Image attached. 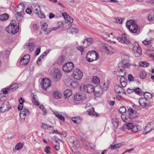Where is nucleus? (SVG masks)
Segmentation results:
<instances>
[{
    "label": "nucleus",
    "mask_w": 154,
    "mask_h": 154,
    "mask_svg": "<svg viewBox=\"0 0 154 154\" xmlns=\"http://www.w3.org/2000/svg\"><path fill=\"white\" fill-rule=\"evenodd\" d=\"M17 23L14 20H12L10 24L5 28V30L8 33L14 34L17 32L19 30V26Z\"/></svg>",
    "instance_id": "obj_1"
},
{
    "label": "nucleus",
    "mask_w": 154,
    "mask_h": 154,
    "mask_svg": "<svg viewBox=\"0 0 154 154\" xmlns=\"http://www.w3.org/2000/svg\"><path fill=\"white\" fill-rule=\"evenodd\" d=\"M127 27L132 33L138 34L139 33L140 29L134 23L133 20H130L127 21L126 23Z\"/></svg>",
    "instance_id": "obj_2"
},
{
    "label": "nucleus",
    "mask_w": 154,
    "mask_h": 154,
    "mask_svg": "<svg viewBox=\"0 0 154 154\" xmlns=\"http://www.w3.org/2000/svg\"><path fill=\"white\" fill-rule=\"evenodd\" d=\"M33 11L40 18H45V15L42 11L41 9L38 5L33 4L31 6Z\"/></svg>",
    "instance_id": "obj_3"
},
{
    "label": "nucleus",
    "mask_w": 154,
    "mask_h": 154,
    "mask_svg": "<svg viewBox=\"0 0 154 154\" xmlns=\"http://www.w3.org/2000/svg\"><path fill=\"white\" fill-rule=\"evenodd\" d=\"M51 75L54 81H58L62 76L60 70L58 68H55L51 70Z\"/></svg>",
    "instance_id": "obj_4"
},
{
    "label": "nucleus",
    "mask_w": 154,
    "mask_h": 154,
    "mask_svg": "<svg viewBox=\"0 0 154 154\" xmlns=\"http://www.w3.org/2000/svg\"><path fill=\"white\" fill-rule=\"evenodd\" d=\"M86 58L89 62H93L99 58L98 54L94 51H89L86 54Z\"/></svg>",
    "instance_id": "obj_5"
},
{
    "label": "nucleus",
    "mask_w": 154,
    "mask_h": 154,
    "mask_svg": "<svg viewBox=\"0 0 154 154\" xmlns=\"http://www.w3.org/2000/svg\"><path fill=\"white\" fill-rule=\"evenodd\" d=\"M80 89L82 91H85L88 93H91L94 91V86L91 85H85L83 84L80 87Z\"/></svg>",
    "instance_id": "obj_6"
},
{
    "label": "nucleus",
    "mask_w": 154,
    "mask_h": 154,
    "mask_svg": "<svg viewBox=\"0 0 154 154\" xmlns=\"http://www.w3.org/2000/svg\"><path fill=\"white\" fill-rule=\"evenodd\" d=\"M74 65L71 62H69L64 64L63 67V71L66 72H69L73 69Z\"/></svg>",
    "instance_id": "obj_7"
},
{
    "label": "nucleus",
    "mask_w": 154,
    "mask_h": 154,
    "mask_svg": "<svg viewBox=\"0 0 154 154\" xmlns=\"http://www.w3.org/2000/svg\"><path fill=\"white\" fill-rule=\"evenodd\" d=\"M83 75L82 71L79 69H75L73 72L72 76L76 80H79Z\"/></svg>",
    "instance_id": "obj_8"
},
{
    "label": "nucleus",
    "mask_w": 154,
    "mask_h": 154,
    "mask_svg": "<svg viewBox=\"0 0 154 154\" xmlns=\"http://www.w3.org/2000/svg\"><path fill=\"white\" fill-rule=\"evenodd\" d=\"M51 85L50 80L48 78L42 79L41 83L42 87L44 90H46L47 88L51 86Z\"/></svg>",
    "instance_id": "obj_9"
},
{
    "label": "nucleus",
    "mask_w": 154,
    "mask_h": 154,
    "mask_svg": "<svg viewBox=\"0 0 154 154\" xmlns=\"http://www.w3.org/2000/svg\"><path fill=\"white\" fill-rule=\"evenodd\" d=\"M11 108L9 103L7 101L4 102L0 107V111L2 112L8 111Z\"/></svg>",
    "instance_id": "obj_10"
},
{
    "label": "nucleus",
    "mask_w": 154,
    "mask_h": 154,
    "mask_svg": "<svg viewBox=\"0 0 154 154\" xmlns=\"http://www.w3.org/2000/svg\"><path fill=\"white\" fill-rule=\"evenodd\" d=\"M118 41L122 43H125L126 44H130V42L129 40L127 38L125 34H122L120 37L117 38Z\"/></svg>",
    "instance_id": "obj_11"
},
{
    "label": "nucleus",
    "mask_w": 154,
    "mask_h": 154,
    "mask_svg": "<svg viewBox=\"0 0 154 154\" xmlns=\"http://www.w3.org/2000/svg\"><path fill=\"white\" fill-rule=\"evenodd\" d=\"M86 98V95L84 93H78L74 96V99L77 101L85 100Z\"/></svg>",
    "instance_id": "obj_12"
},
{
    "label": "nucleus",
    "mask_w": 154,
    "mask_h": 154,
    "mask_svg": "<svg viewBox=\"0 0 154 154\" xmlns=\"http://www.w3.org/2000/svg\"><path fill=\"white\" fill-rule=\"evenodd\" d=\"M103 92L102 88L100 86H97L94 89V93L95 96L99 97L102 95Z\"/></svg>",
    "instance_id": "obj_13"
},
{
    "label": "nucleus",
    "mask_w": 154,
    "mask_h": 154,
    "mask_svg": "<svg viewBox=\"0 0 154 154\" xmlns=\"http://www.w3.org/2000/svg\"><path fill=\"white\" fill-rule=\"evenodd\" d=\"M128 112L130 116L129 117V119L130 120H131V119H134L136 117H138V114L136 111H135L133 109H128Z\"/></svg>",
    "instance_id": "obj_14"
},
{
    "label": "nucleus",
    "mask_w": 154,
    "mask_h": 154,
    "mask_svg": "<svg viewBox=\"0 0 154 154\" xmlns=\"http://www.w3.org/2000/svg\"><path fill=\"white\" fill-rule=\"evenodd\" d=\"M18 8L21 10L20 11L19 10H18V11H19V12H17V14H15L16 17L18 20L20 19L21 18L23 17L22 14L23 12L24 8L23 6L19 5L18 7Z\"/></svg>",
    "instance_id": "obj_15"
},
{
    "label": "nucleus",
    "mask_w": 154,
    "mask_h": 154,
    "mask_svg": "<svg viewBox=\"0 0 154 154\" xmlns=\"http://www.w3.org/2000/svg\"><path fill=\"white\" fill-rule=\"evenodd\" d=\"M139 103L140 106L145 107L149 103V101L145 98L142 97L139 99Z\"/></svg>",
    "instance_id": "obj_16"
},
{
    "label": "nucleus",
    "mask_w": 154,
    "mask_h": 154,
    "mask_svg": "<svg viewBox=\"0 0 154 154\" xmlns=\"http://www.w3.org/2000/svg\"><path fill=\"white\" fill-rule=\"evenodd\" d=\"M30 112L29 109H22V110L21 111L20 113V115L21 118V116H24V118H23L25 119V117L28 116L30 114Z\"/></svg>",
    "instance_id": "obj_17"
},
{
    "label": "nucleus",
    "mask_w": 154,
    "mask_h": 154,
    "mask_svg": "<svg viewBox=\"0 0 154 154\" xmlns=\"http://www.w3.org/2000/svg\"><path fill=\"white\" fill-rule=\"evenodd\" d=\"M61 26L63 28L64 30L69 29L70 27L72 25V23H69L68 20L63 21L61 23Z\"/></svg>",
    "instance_id": "obj_18"
},
{
    "label": "nucleus",
    "mask_w": 154,
    "mask_h": 154,
    "mask_svg": "<svg viewBox=\"0 0 154 154\" xmlns=\"http://www.w3.org/2000/svg\"><path fill=\"white\" fill-rule=\"evenodd\" d=\"M62 15L65 20V21L68 20L69 23H72L73 21V20L72 17L68 15L66 12L63 13Z\"/></svg>",
    "instance_id": "obj_19"
},
{
    "label": "nucleus",
    "mask_w": 154,
    "mask_h": 154,
    "mask_svg": "<svg viewBox=\"0 0 154 154\" xmlns=\"http://www.w3.org/2000/svg\"><path fill=\"white\" fill-rule=\"evenodd\" d=\"M136 66V64L130 63L129 62H127L125 63L122 65V67L123 68H133V67L135 66Z\"/></svg>",
    "instance_id": "obj_20"
},
{
    "label": "nucleus",
    "mask_w": 154,
    "mask_h": 154,
    "mask_svg": "<svg viewBox=\"0 0 154 154\" xmlns=\"http://www.w3.org/2000/svg\"><path fill=\"white\" fill-rule=\"evenodd\" d=\"M48 25L45 23H44L42 27V30L44 31V32L45 34H47L51 32L50 29L48 28Z\"/></svg>",
    "instance_id": "obj_21"
},
{
    "label": "nucleus",
    "mask_w": 154,
    "mask_h": 154,
    "mask_svg": "<svg viewBox=\"0 0 154 154\" xmlns=\"http://www.w3.org/2000/svg\"><path fill=\"white\" fill-rule=\"evenodd\" d=\"M115 90L116 93H118L119 94H120L121 93H123V92H124L123 88L118 85L115 86Z\"/></svg>",
    "instance_id": "obj_22"
},
{
    "label": "nucleus",
    "mask_w": 154,
    "mask_h": 154,
    "mask_svg": "<svg viewBox=\"0 0 154 154\" xmlns=\"http://www.w3.org/2000/svg\"><path fill=\"white\" fill-rule=\"evenodd\" d=\"M88 114L91 116H97L99 115L98 114L96 113L94 111V108H92L89 109L87 111Z\"/></svg>",
    "instance_id": "obj_23"
},
{
    "label": "nucleus",
    "mask_w": 154,
    "mask_h": 154,
    "mask_svg": "<svg viewBox=\"0 0 154 154\" xmlns=\"http://www.w3.org/2000/svg\"><path fill=\"white\" fill-rule=\"evenodd\" d=\"M72 94L71 91L70 89H67L64 92V95L66 99H68Z\"/></svg>",
    "instance_id": "obj_24"
},
{
    "label": "nucleus",
    "mask_w": 154,
    "mask_h": 154,
    "mask_svg": "<svg viewBox=\"0 0 154 154\" xmlns=\"http://www.w3.org/2000/svg\"><path fill=\"white\" fill-rule=\"evenodd\" d=\"M54 114L56 116L57 118L58 119L63 120L64 121L65 118L64 117L61 115V112H59L57 111H54L53 112Z\"/></svg>",
    "instance_id": "obj_25"
},
{
    "label": "nucleus",
    "mask_w": 154,
    "mask_h": 154,
    "mask_svg": "<svg viewBox=\"0 0 154 154\" xmlns=\"http://www.w3.org/2000/svg\"><path fill=\"white\" fill-rule=\"evenodd\" d=\"M72 120L74 123L78 124L80 123L82 120L81 118L78 116L72 117Z\"/></svg>",
    "instance_id": "obj_26"
},
{
    "label": "nucleus",
    "mask_w": 154,
    "mask_h": 154,
    "mask_svg": "<svg viewBox=\"0 0 154 154\" xmlns=\"http://www.w3.org/2000/svg\"><path fill=\"white\" fill-rule=\"evenodd\" d=\"M53 95L54 98L58 99L61 98L62 94L57 91H54L53 93Z\"/></svg>",
    "instance_id": "obj_27"
},
{
    "label": "nucleus",
    "mask_w": 154,
    "mask_h": 154,
    "mask_svg": "<svg viewBox=\"0 0 154 154\" xmlns=\"http://www.w3.org/2000/svg\"><path fill=\"white\" fill-rule=\"evenodd\" d=\"M18 88V85L17 83H14L11 85L10 87L7 88L8 90H11L12 91L16 90Z\"/></svg>",
    "instance_id": "obj_28"
},
{
    "label": "nucleus",
    "mask_w": 154,
    "mask_h": 154,
    "mask_svg": "<svg viewBox=\"0 0 154 154\" xmlns=\"http://www.w3.org/2000/svg\"><path fill=\"white\" fill-rule=\"evenodd\" d=\"M122 64L129 62L130 61L129 57L127 55H122Z\"/></svg>",
    "instance_id": "obj_29"
},
{
    "label": "nucleus",
    "mask_w": 154,
    "mask_h": 154,
    "mask_svg": "<svg viewBox=\"0 0 154 154\" xmlns=\"http://www.w3.org/2000/svg\"><path fill=\"white\" fill-rule=\"evenodd\" d=\"M151 130L150 125L148 124L145 128L143 131V134L144 135H146Z\"/></svg>",
    "instance_id": "obj_30"
},
{
    "label": "nucleus",
    "mask_w": 154,
    "mask_h": 154,
    "mask_svg": "<svg viewBox=\"0 0 154 154\" xmlns=\"http://www.w3.org/2000/svg\"><path fill=\"white\" fill-rule=\"evenodd\" d=\"M8 15L6 13H4L0 15V20L4 21L7 20L9 18Z\"/></svg>",
    "instance_id": "obj_31"
},
{
    "label": "nucleus",
    "mask_w": 154,
    "mask_h": 154,
    "mask_svg": "<svg viewBox=\"0 0 154 154\" xmlns=\"http://www.w3.org/2000/svg\"><path fill=\"white\" fill-rule=\"evenodd\" d=\"M19 105L18 106V109L19 110H22V109L23 108V102H24V99H23L22 97H20V99L19 100Z\"/></svg>",
    "instance_id": "obj_32"
},
{
    "label": "nucleus",
    "mask_w": 154,
    "mask_h": 154,
    "mask_svg": "<svg viewBox=\"0 0 154 154\" xmlns=\"http://www.w3.org/2000/svg\"><path fill=\"white\" fill-rule=\"evenodd\" d=\"M122 146V145L121 143H118L113 145H110L109 148H110L112 149H117L119 148L120 147Z\"/></svg>",
    "instance_id": "obj_33"
},
{
    "label": "nucleus",
    "mask_w": 154,
    "mask_h": 154,
    "mask_svg": "<svg viewBox=\"0 0 154 154\" xmlns=\"http://www.w3.org/2000/svg\"><path fill=\"white\" fill-rule=\"evenodd\" d=\"M1 54L2 57L7 58L10 54V52L8 50H5L1 52Z\"/></svg>",
    "instance_id": "obj_34"
},
{
    "label": "nucleus",
    "mask_w": 154,
    "mask_h": 154,
    "mask_svg": "<svg viewBox=\"0 0 154 154\" xmlns=\"http://www.w3.org/2000/svg\"><path fill=\"white\" fill-rule=\"evenodd\" d=\"M32 94L33 95V99L32 100V101L33 103L36 105L38 106L39 104V103L38 102V100L37 99V96L35 94H34L33 93H32Z\"/></svg>",
    "instance_id": "obj_35"
},
{
    "label": "nucleus",
    "mask_w": 154,
    "mask_h": 154,
    "mask_svg": "<svg viewBox=\"0 0 154 154\" xmlns=\"http://www.w3.org/2000/svg\"><path fill=\"white\" fill-rule=\"evenodd\" d=\"M143 96L146 99L148 100L149 99H150L152 97V95L150 93L146 92L144 93Z\"/></svg>",
    "instance_id": "obj_36"
},
{
    "label": "nucleus",
    "mask_w": 154,
    "mask_h": 154,
    "mask_svg": "<svg viewBox=\"0 0 154 154\" xmlns=\"http://www.w3.org/2000/svg\"><path fill=\"white\" fill-rule=\"evenodd\" d=\"M42 125L41 126V127L44 129H48L49 128H52L53 127L51 125H49L45 123H42Z\"/></svg>",
    "instance_id": "obj_37"
},
{
    "label": "nucleus",
    "mask_w": 154,
    "mask_h": 154,
    "mask_svg": "<svg viewBox=\"0 0 154 154\" xmlns=\"http://www.w3.org/2000/svg\"><path fill=\"white\" fill-rule=\"evenodd\" d=\"M121 118L122 121L125 122H127L128 121H130L129 119V117H127L125 114H122L121 116Z\"/></svg>",
    "instance_id": "obj_38"
},
{
    "label": "nucleus",
    "mask_w": 154,
    "mask_h": 154,
    "mask_svg": "<svg viewBox=\"0 0 154 154\" xmlns=\"http://www.w3.org/2000/svg\"><path fill=\"white\" fill-rule=\"evenodd\" d=\"M134 124L133 123H129L128 124H126L124 125V127H126L128 130H131Z\"/></svg>",
    "instance_id": "obj_39"
},
{
    "label": "nucleus",
    "mask_w": 154,
    "mask_h": 154,
    "mask_svg": "<svg viewBox=\"0 0 154 154\" xmlns=\"http://www.w3.org/2000/svg\"><path fill=\"white\" fill-rule=\"evenodd\" d=\"M140 127L139 125H134L132 127L131 131L134 132H137L140 129Z\"/></svg>",
    "instance_id": "obj_40"
},
{
    "label": "nucleus",
    "mask_w": 154,
    "mask_h": 154,
    "mask_svg": "<svg viewBox=\"0 0 154 154\" xmlns=\"http://www.w3.org/2000/svg\"><path fill=\"white\" fill-rule=\"evenodd\" d=\"M92 82L95 84H98L100 82V80L97 76H94L92 79Z\"/></svg>",
    "instance_id": "obj_41"
},
{
    "label": "nucleus",
    "mask_w": 154,
    "mask_h": 154,
    "mask_svg": "<svg viewBox=\"0 0 154 154\" xmlns=\"http://www.w3.org/2000/svg\"><path fill=\"white\" fill-rule=\"evenodd\" d=\"M113 21L115 22L119 23V24L122 23V20L121 18L120 17H115L113 19Z\"/></svg>",
    "instance_id": "obj_42"
},
{
    "label": "nucleus",
    "mask_w": 154,
    "mask_h": 154,
    "mask_svg": "<svg viewBox=\"0 0 154 154\" xmlns=\"http://www.w3.org/2000/svg\"><path fill=\"white\" fill-rule=\"evenodd\" d=\"M23 144L22 143H19L16 144L15 146V149L17 150H19L23 147Z\"/></svg>",
    "instance_id": "obj_43"
},
{
    "label": "nucleus",
    "mask_w": 154,
    "mask_h": 154,
    "mask_svg": "<svg viewBox=\"0 0 154 154\" xmlns=\"http://www.w3.org/2000/svg\"><path fill=\"white\" fill-rule=\"evenodd\" d=\"M139 65L140 66L146 67L149 66V64L146 62H141L139 63Z\"/></svg>",
    "instance_id": "obj_44"
},
{
    "label": "nucleus",
    "mask_w": 154,
    "mask_h": 154,
    "mask_svg": "<svg viewBox=\"0 0 154 154\" xmlns=\"http://www.w3.org/2000/svg\"><path fill=\"white\" fill-rule=\"evenodd\" d=\"M140 77L142 79H144L145 78L146 73V72L144 71H141L140 72Z\"/></svg>",
    "instance_id": "obj_45"
},
{
    "label": "nucleus",
    "mask_w": 154,
    "mask_h": 154,
    "mask_svg": "<svg viewBox=\"0 0 154 154\" xmlns=\"http://www.w3.org/2000/svg\"><path fill=\"white\" fill-rule=\"evenodd\" d=\"M30 57V56L29 54H26L23 57V59H25L26 60L25 61V63L28 64L29 61Z\"/></svg>",
    "instance_id": "obj_46"
},
{
    "label": "nucleus",
    "mask_w": 154,
    "mask_h": 154,
    "mask_svg": "<svg viewBox=\"0 0 154 154\" xmlns=\"http://www.w3.org/2000/svg\"><path fill=\"white\" fill-rule=\"evenodd\" d=\"M141 52V50H140V49H139L137 51H134L133 54L135 57H138L140 56V54Z\"/></svg>",
    "instance_id": "obj_47"
},
{
    "label": "nucleus",
    "mask_w": 154,
    "mask_h": 154,
    "mask_svg": "<svg viewBox=\"0 0 154 154\" xmlns=\"http://www.w3.org/2000/svg\"><path fill=\"white\" fill-rule=\"evenodd\" d=\"M34 45L32 42L30 43L28 45V48H29V51L31 52L33 50Z\"/></svg>",
    "instance_id": "obj_48"
},
{
    "label": "nucleus",
    "mask_w": 154,
    "mask_h": 154,
    "mask_svg": "<svg viewBox=\"0 0 154 154\" xmlns=\"http://www.w3.org/2000/svg\"><path fill=\"white\" fill-rule=\"evenodd\" d=\"M70 29L71 33L72 34L77 33L79 31V29L76 28H71Z\"/></svg>",
    "instance_id": "obj_49"
},
{
    "label": "nucleus",
    "mask_w": 154,
    "mask_h": 154,
    "mask_svg": "<svg viewBox=\"0 0 154 154\" xmlns=\"http://www.w3.org/2000/svg\"><path fill=\"white\" fill-rule=\"evenodd\" d=\"M119 112L121 113H125L126 111V108L124 106H122L119 109Z\"/></svg>",
    "instance_id": "obj_50"
},
{
    "label": "nucleus",
    "mask_w": 154,
    "mask_h": 154,
    "mask_svg": "<svg viewBox=\"0 0 154 154\" xmlns=\"http://www.w3.org/2000/svg\"><path fill=\"white\" fill-rule=\"evenodd\" d=\"M148 20L150 21H154V15L153 14H149L148 16Z\"/></svg>",
    "instance_id": "obj_51"
},
{
    "label": "nucleus",
    "mask_w": 154,
    "mask_h": 154,
    "mask_svg": "<svg viewBox=\"0 0 154 154\" xmlns=\"http://www.w3.org/2000/svg\"><path fill=\"white\" fill-rule=\"evenodd\" d=\"M140 49V50H141V49L140 47L138 46V45L137 44V45L134 46L133 48V50L134 51H137L138 49Z\"/></svg>",
    "instance_id": "obj_52"
},
{
    "label": "nucleus",
    "mask_w": 154,
    "mask_h": 154,
    "mask_svg": "<svg viewBox=\"0 0 154 154\" xmlns=\"http://www.w3.org/2000/svg\"><path fill=\"white\" fill-rule=\"evenodd\" d=\"M124 73H123L122 75H120V76L121 77V78L120 79V82H124L125 81H127L126 79L124 77Z\"/></svg>",
    "instance_id": "obj_53"
},
{
    "label": "nucleus",
    "mask_w": 154,
    "mask_h": 154,
    "mask_svg": "<svg viewBox=\"0 0 154 154\" xmlns=\"http://www.w3.org/2000/svg\"><path fill=\"white\" fill-rule=\"evenodd\" d=\"M86 41L87 43V45H90L92 42V39L91 38H88L86 39Z\"/></svg>",
    "instance_id": "obj_54"
},
{
    "label": "nucleus",
    "mask_w": 154,
    "mask_h": 154,
    "mask_svg": "<svg viewBox=\"0 0 154 154\" xmlns=\"http://www.w3.org/2000/svg\"><path fill=\"white\" fill-rule=\"evenodd\" d=\"M108 83L106 82V83H104L103 84V90L106 91V90L108 87Z\"/></svg>",
    "instance_id": "obj_55"
},
{
    "label": "nucleus",
    "mask_w": 154,
    "mask_h": 154,
    "mask_svg": "<svg viewBox=\"0 0 154 154\" xmlns=\"http://www.w3.org/2000/svg\"><path fill=\"white\" fill-rule=\"evenodd\" d=\"M70 85L73 87L74 88H75L78 86V84L77 82L76 81L73 82L70 84Z\"/></svg>",
    "instance_id": "obj_56"
},
{
    "label": "nucleus",
    "mask_w": 154,
    "mask_h": 154,
    "mask_svg": "<svg viewBox=\"0 0 154 154\" xmlns=\"http://www.w3.org/2000/svg\"><path fill=\"white\" fill-rule=\"evenodd\" d=\"M51 149V148L49 146H47L45 147L44 149L45 151L47 153H50V150Z\"/></svg>",
    "instance_id": "obj_57"
},
{
    "label": "nucleus",
    "mask_w": 154,
    "mask_h": 154,
    "mask_svg": "<svg viewBox=\"0 0 154 154\" xmlns=\"http://www.w3.org/2000/svg\"><path fill=\"white\" fill-rule=\"evenodd\" d=\"M151 41L150 40H147L146 39L143 41V43L145 45H149L151 43Z\"/></svg>",
    "instance_id": "obj_58"
},
{
    "label": "nucleus",
    "mask_w": 154,
    "mask_h": 154,
    "mask_svg": "<svg viewBox=\"0 0 154 154\" xmlns=\"http://www.w3.org/2000/svg\"><path fill=\"white\" fill-rule=\"evenodd\" d=\"M103 34L105 35V36L106 38H112V36H113L112 33H111V35H110L106 32H104L103 33Z\"/></svg>",
    "instance_id": "obj_59"
},
{
    "label": "nucleus",
    "mask_w": 154,
    "mask_h": 154,
    "mask_svg": "<svg viewBox=\"0 0 154 154\" xmlns=\"http://www.w3.org/2000/svg\"><path fill=\"white\" fill-rule=\"evenodd\" d=\"M134 77L131 74H129L128 76V79L129 81L132 82L134 81Z\"/></svg>",
    "instance_id": "obj_60"
},
{
    "label": "nucleus",
    "mask_w": 154,
    "mask_h": 154,
    "mask_svg": "<svg viewBox=\"0 0 154 154\" xmlns=\"http://www.w3.org/2000/svg\"><path fill=\"white\" fill-rule=\"evenodd\" d=\"M56 144L55 146V148L56 150L58 151L60 149L59 143L57 141H55Z\"/></svg>",
    "instance_id": "obj_61"
},
{
    "label": "nucleus",
    "mask_w": 154,
    "mask_h": 154,
    "mask_svg": "<svg viewBox=\"0 0 154 154\" xmlns=\"http://www.w3.org/2000/svg\"><path fill=\"white\" fill-rule=\"evenodd\" d=\"M135 92L137 94H140L141 90L139 88H137L134 90Z\"/></svg>",
    "instance_id": "obj_62"
},
{
    "label": "nucleus",
    "mask_w": 154,
    "mask_h": 154,
    "mask_svg": "<svg viewBox=\"0 0 154 154\" xmlns=\"http://www.w3.org/2000/svg\"><path fill=\"white\" fill-rule=\"evenodd\" d=\"M148 124L150 125L151 130H153L154 129V121H152Z\"/></svg>",
    "instance_id": "obj_63"
},
{
    "label": "nucleus",
    "mask_w": 154,
    "mask_h": 154,
    "mask_svg": "<svg viewBox=\"0 0 154 154\" xmlns=\"http://www.w3.org/2000/svg\"><path fill=\"white\" fill-rule=\"evenodd\" d=\"M41 51V48H37L36 50L35 51V55L36 56L38 55L40 53Z\"/></svg>",
    "instance_id": "obj_64"
}]
</instances>
